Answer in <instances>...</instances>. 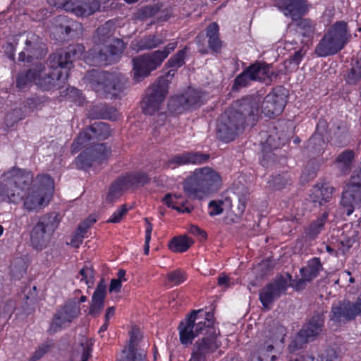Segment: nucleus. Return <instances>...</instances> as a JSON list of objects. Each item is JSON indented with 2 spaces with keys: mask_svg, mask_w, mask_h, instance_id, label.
Wrapping results in <instances>:
<instances>
[{
  "mask_svg": "<svg viewBox=\"0 0 361 361\" xmlns=\"http://www.w3.org/2000/svg\"><path fill=\"white\" fill-rule=\"evenodd\" d=\"M54 182L51 177L40 174L32 177L22 199L23 209L27 212H39L50 203L54 193Z\"/></svg>",
  "mask_w": 361,
  "mask_h": 361,
  "instance_id": "obj_4",
  "label": "nucleus"
},
{
  "mask_svg": "<svg viewBox=\"0 0 361 361\" xmlns=\"http://www.w3.org/2000/svg\"><path fill=\"white\" fill-rule=\"evenodd\" d=\"M202 103L201 92L188 88L183 94L173 97L169 102V110L175 114H182Z\"/></svg>",
  "mask_w": 361,
  "mask_h": 361,
  "instance_id": "obj_16",
  "label": "nucleus"
},
{
  "mask_svg": "<svg viewBox=\"0 0 361 361\" xmlns=\"http://www.w3.org/2000/svg\"><path fill=\"white\" fill-rule=\"evenodd\" d=\"M322 269V265L319 258L314 257L310 259L307 266L300 269L302 279L298 282L299 285H303L305 282L311 281L316 278Z\"/></svg>",
  "mask_w": 361,
  "mask_h": 361,
  "instance_id": "obj_26",
  "label": "nucleus"
},
{
  "mask_svg": "<svg viewBox=\"0 0 361 361\" xmlns=\"http://www.w3.org/2000/svg\"><path fill=\"white\" fill-rule=\"evenodd\" d=\"M254 81H265L267 79L272 80L276 75L271 71V66L264 63H255L248 68Z\"/></svg>",
  "mask_w": 361,
  "mask_h": 361,
  "instance_id": "obj_27",
  "label": "nucleus"
},
{
  "mask_svg": "<svg viewBox=\"0 0 361 361\" xmlns=\"http://www.w3.org/2000/svg\"><path fill=\"white\" fill-rule=\"evenodd\" d=\"M213 325L212 314L202 310L192 311L185 321L180 323V341L183 345L190 344L195 337L204 331L202 338L195 343L189 361H204L207 355L219 348V331Z\"/></svg>",
  "mask_w": 361,
  "mask_h": 361,
  "instance_id": "obj_2",
  "label": "nucleus"
},
{
  "mask_svg": "<svg viewBox=\"0 0 361 361\" xmlns=\"http://www.w3.org/2000/svg\"><path fill=\"white\" fill-rule=\"evenodd\" d=\"M111 135L109 126L103 122L94 123L90 128L81 132L73 144L74 149L87 147L94 139L104 140Z\"/></svg>",
  "mask_w": 361,
  "mask_h": 361,
  "instance_id": "obj_17",
  "label": "nucleus"
},
{
  "mask_svg": "<svg viewBox=\"0 0 361 361\" xmlns=\"http://www.w3.org/2000/svg\"><path fill=\"white\" fill-rule=\"evenodd\" d=\"M57 225L56 216L54 215L47 214L40 217L30 232L32 247L37 251L47 247Z\"/></svg>",
  "mask_w": 361,
  "mask_h": 361,
  "instance_id": "obj_11",
  "label": "nucleus"
},
{
  "mask_svg": "<svg viewBox=\"0 0 361 361\" xmlns=\"http://www.w3.org/2000/svg\"><path fill=\"white\" fill-rule=\"evenodd\" d=\"M93 343L92 340L82 338L80 341V350L81 352L80 361H87L92 355Z\"/></svg>",
  "mask_w": 361,
  "mask_h": 361,
  "instance_id": "obj_39",
  "label": "nucleus"
},
{
  "mask_svg": "<svg viewBox=\"0 0 361 361\" xmlns=\"http://www.w3.org/2000/svg\"><path fill=\"white\" fill-rule=\"evenodd\" d=\"M123 187L127 188L125 185V180H123V183H121V181H118V182H116L115 183H114L111 186V188L108 192V194L106 197V201L109 202H113L116 201V200H118L119 198V197L121 196V190H122Z\"/></svg>",
  "mask_w": 361,
  "mask_h": 361,
  "instance_id": "obj_40",
  "label": "nucleus"
},
{
  "mask_svg": "<svg viewBox=\"0 0 361 361\" xmlns=\"http://www.w3.org/2000/svg\"><path fill=\"white\" fill-rule=\"evenodd\" d=\"M208 42L209 48L215 51H219L221 47V42L219 38V35L209 38Z\"/></svg>",
  "mask_w": 361,
  "mask_h": 361,
  "instance_id": "obj_57",
  "label": "nucleus"
},
{
  "mask_svg": "<svg viewBox=\"0 0 361 361\" xmlns=\"http://www.w3.org/2000/svg\"><path fill=\"white\" fill-rule=\"evenodd\" d=\"M286 99L283 94L271 92L264 98L262 105V112L269 118L280 115L286 106Z\"/></svg>",
  "mask_w": 361,
  "mask_h": 361,
  "instance_id": "obj_22",
  "label": "nucleus"
},
{
  "mask_svg": "<svg viewBox=\"0 0 361 361\" xmlns=\"http://www.w3.org/2000/svg\"><path fill=\"white\" fill-rule=\"evenodd\" d=\"M275 5L286 16L290 17L293 20L307 11L304 0H275Z\"/></svg>",
  "mask_w": 361,
  "mask_h": 361,
  "instance_id": "obj_24",
  "label": "nucleus"
},
{
  "mask_svg": "<svg viewBox=\"0 0 361 361\" xmlns=\"http://www.w3.org/2000/svg\"><path fill=\"white\" fill-rule=\"evenodd\" d=\"M285 336L286 329L282 326H276L270 329H266L263 333V338L257 344L253 357L258 361H267L271 355L270 360L276 361L277 356L272 353L279 343H283Z\"/></svg>",
  "mask_w": 361,
  "mask_h": 361,
  "instance_id": "obj_10",
  "label": "nucleus"
},
{
  "mask_svg": "<svg viewBox=\"0 0 361 361\" xmlns=\"http://www.w3.org/2000/svg\"><path fill=\"white\" fill-rule=\"evenodd\" d=\"M207 35L208 38L219 35V26L217 23H212L207 27Z\"/></svg>",
  "mask_w": 361,
  "mask_h": 361,
  "instance_id": "obj_58",
  "label": "nucleus"
},
{
  "mask_svg": "<svg viewBox=\"0 0 361 361\" xmlns=\"http://www.w3.org/2000/svg\"><path fill=\"white\" fill-rule=\"evenodd\" d=\"M298 32L304 38L302 42L310 41L316 32V24L311 20L303 18L300 20L297 26Z\"/></svg>",
  "mask_w": 361,
  "mask_h": 361,
  "instance_id": "obj_31",
  "label": "nucleus"
},
{
  "mask_svg": "<svg viewBox=\"0 0 361 361\" xmlns=\"http://www.w3.org/2000/svg\"><path fill=\"white\" fill-rule=\"evenodd\" d=\"M21 119L22 118L20 116V110H13L6 116V121L7 122L8 125H12L13 123L17 122Z\"/></svg>",
  "mask_w": 361,
  "mask_h": 361,
  "instance_id": "obj_54",
  "label": "nucleus"
},
{
  "mask_svg": "<svg viewBox=\"0 0 361 361\" xmlns=\"http://www.w3.org/2000/svg\"><path fill=\"white\" fill-rule=\"evenodd\" d=\"M323 326V316L319 314L314 315L297 334L294 340L291 341L288 345L289 350L295 351L300 348L302 344L307 343L309 340L319 336L322 332Z\"/></svg>",
  "mask_w": 361,
  "mask_h": 361,
  "instance_id": "obj_14",
  "label": "nucleus"
},
{
  "mask_svg": "<svg viewBox=\"0 0 361 361\" xmlns=\"http://www.w3.org/2000/svg\"><path fill=\"white\" fill-rule=\"evenodd\" d=\"M168 281L173 286H177L185 281V274L180 270H175L168 274Z\"/></svg>",
  "mask_w": 361,
  "mask_h": 361,
  "instance_id": "obj_47",
  "label": "nucleus"
},
{
  "mask_svg": "<svg viewBox=\"0 0 361 361\" xmlns=\"http://www.w3.org/2000/svg\"><path fill=\"white\" fill-rule=\"evenodd\" d=\"M361 79V75H358V72H357L353 68H351L350 73L348 74L346 80L347 82L350 85H355Z\"/></svg>",
  "mask_w": 361,
  "mask_h": 361,
  "instance_id": "obj_55",
  "label": "nucleus"
},
{
  "mask_svg": "<svg viewBox=\"0 0 361 361\" xmlns=\"http://www.w3.org/2000/svg\"><path fill=\"white\" fill-rule=\"evenodd\" d=\"M163 43V40L157 38L156 36L149 35L140 39V40L133 41L130 46L133 49L136 51H139L158 47Z\"/></svg>",
  "mask_w": 361,
  "mask_h": 361,
  "instance_id": "obj_28",
  "label": "nucleus"
},
{
  "mask_svg": "<svg viewBox=\"0 0 361 361\" xmlns=\"http://www.w3.org/2000/svg\"><path fill=\"white\" fill-rule=\"evenodd\" d=\"M142 335L137 329H133L130 332V336L129 340L128 345L126 348L123 350H126V354L133 355V353H140L136 346L141 339Z\"/></svg>",
  "mask_w": 361,
  "mask_h": 361,
  "instance_id": "obj_38",
  "label": "nucleus"
},
{
  "mask_svg": "<svg viewBox=\"0 0 361 361\" xmlns=\"http://www.w3.org/2000/svg\"><path fill=\"white\" fill-rule=\"evenodd\" d=\"M280 142H275L273 135H269L266 141V145L272 149L277 148L280 146Z\"/></svg>",
  "mask_w": 361,
  "mask_h": 361,
  "instance_id": "obj_63",
  "label": "nucleus"
},
{
  "mask_svg": "<svg viewBox=\"0 0 361 361\" xmlns=\"http://www.w3.org/2000/svg\"><path fill=\"white\" fill-rule=\"evenodd\" d=\"M324 145L321 135L319 133H315L310 140L308 147L314 149L319 153L323 149L322 146Z\"/></svg>",
  "mask_w": 361,
  "mask_h": 361,
  "instance_id": "obj_50",
  "label": "nucleus"
},
{
  "mask_svg": "<svg viewBox=\"0 0 361 361\" xmlns=\"http://www.w3.org/2000/svg\"><path fill=\"white\" fill-rule=\"evenodd\" d=\"M352 68L358 72L359 75H361V56L357 59L355 63Z\"/></svg>",
  "mask_w": 361,
  "mask_h": 361,
  "instance_id": "obj_64",
  "label": "nucleus"
},
{
  "mask_svg": "<svg viewBox=\"0 0 361 361\" xmlns=\"http://www.w3.org/2000/svg\"><path fill=\"white\" fill-rule=\"evenodd\" d=\"M47 348L46 347H40L34 353V355L31 357L30 360L31 361H36L39 359H40L42 356L45 355L47 353Z\"/></svg>",
  "mask_w": 361,
  "mask_h": 361,
  "instance_id": "obj_60",
  "label": "nucleus"
},
{
  "mask_svg": "<svg viewBox=\"0 0 361 361\" xmlns=\"http://www.w3.org/2000/svg\"><path fill=\"white\" fill-rule=\"evenodd\" d=\"M224 202L221 200L216 201L212 200L209 202L208 207H209V214L210 216H215L221 214L224 211Z\"/></svg>",
  "mask_w": 361,
  "mask_h": 361,
  "instance_id": "obj_48",
  "label": "nucleus"
},
{
  "mask_svg": "<svg viewBox=\"0 0 361 361\" xmlns=\"http://www.w3.org/2000/svg\"><path fill=\"white\" fill-rule=\"evenodd\" d=\"M10 267L12 274L19 278L26 271V262L23 257H16L11 262Z\"/></svg>",
  "mask_w": 361,
  "mask_h": 361,
  "instance_id": "obj_37",
  "label": "nucleus"
},
{
  "mask_svg": "<svg viewBox=\"0 0 361 361\" xmlns=\"http://www.w3.org/2000/svg\"><path fill=\"white\" fill-rule=\"evenodd\" d=\"M105 287L99 285L96 288L92 298V304L90 308V314L97 315L104 306V299L105 297Z\"/></svg>",
  "mask_w": 361,
  "mask_h": 361,
  "instance_id": "obj_30",
  "label": "nucleus"
},
{
  "mask_svg": "<svg viewBox=\"0 0 361 361\" xmlns=\"http://www.w3.org/2000/svg\"><path fill=\"white\" fill-rule=\"evenodd\" d=\"M84 233H85L80 231L78 228L76 233L71 238L69 244L73 247H79V246L82 244V240L84 238Z\"/></svg>",
  "mask_w": 361,
  "mask_h": 361,
  "instance_id": "obj_53",
  "label": "nucleus"
},
{
  "mask_svg": "<svg viewBox=\"0 0 361 361\" xmlns=\"http://www.w3.org/2000/svg\"><path fill=\"white\" fill-rule=\"evenodd\" d=\"M84 82L98 94L106 97H116L124 89L125 79L118 74L92 71L84 78Z\"/></svg>",
  "mask_w": 361,
  "mask_h": 361,
  "instance_id": "obj_8",
  "label": "nucleus"
},
{
  "mask_svg": "<svg viewBox=\"0 0 361 361\" xmlns=\"http://www.w3.org/2000/svg\"><path fill=\"white\" fill-rule=\"evenodd\" d=\"M350 35L344 21L336 22L320 39L314 49L319 57H326L341 51L349 40Z\"/></svg>",
  "mask_w": 361,
  "mask_h": 361,
  "instance_id": "obj_7",
  "label": "nucleus"
},
{
  "mask_svg": "<svg viewBox=\"0 0 361 361\" xmlns=\"http://www.w3.org/2000/svg\"><path fill=\"white\" fill-rule=\"evenodd\" d=\"M354 158L353 151L348 150L341 154L336 159L338 167L343 170L348 169Z\"/></svg>",
  "mask_w": 361,
  "mask_h": 361,
  "instance_id": "obj_42",
  "label": "nucleus"
},
{
  "mask_svg": "<svg viewBox=\"0 0 361 361\" xmlns=\"http://www.w3.org/2000/svg\"><path fill=\"white\" fill-rule=\"evenodd\" d=\"M222 185L220 174L210 167L197 169L183 183L186 194L192 198L202 200L217 192Z\"/></svg>",
  "mask_w": 361,
  "mask_h": 361,
  "instance_id": "obj_5",
  "label": "nucleus"
},
{
  "mask_svg": "<svg viewBox=\"0 0 361 361\" xmlns=\"http://www.w3.org/2000/svg\"><path fill=\"white\" fill-rule=\"evenodd\" d=\"M124 48L125 46L123 41L119 39H114L111 43L109 44L107 47L108 50H106L105 52H103L102 50H100L99 53H91L90 54L92 56L94 59H95L99 63H100L103 61H106L108 54L110 55H116L121 52Z\"/></svg>",
  "mask_w": 361,
  "mask_h": 361,
  "instance_id": "obj_29",
  "label": "nucleus"
},
{
  "mask_svg": "<svg viewBox=\"0 0 361 361\" xmlns=\"http://www.w3.org/2000/svg\"><path fill=\"white\" fill-rule=\"evenodd\" d=\"M193 240L185 235L173 238L169 243V249L174 252L186 251L192 244Z\"/></svg>",
  "mask_w": 361,
  "mask_h": 361,
  "instance_id": "obj_34",
  "label": "nucleus"
},
{
  "mask_svg": "<svg viewBox=\"0 0 361 361\" xmlns=\"http://www.w3.org/2000/svg\"><path fill=\"white\" fill-rule=\"evenodd\" d=\"M288 183V179L286 175H279L274 177L270 181L269 184L271 188L276 190L283 188Z\"/></svg>",
  "mask_w": 361,
  "mask_h": 361,
  "instance_id": "obj_49",
  "label": "nucleus"
},
{
  "mask_svg": "<svg viewBox=\"0 0 361 361\" xmlns=\"http://www.w3.org/2000/svg\"><path fill=\"white\" fill-rule=\"evenodd\" d=\"M100 4L95 0H68L63 8L79 17H87L99 10Z\"/></svg>",
  "mask_w": 361,
  "mask_h": 361,
  "instance_id": "obj_21",
  "label": "nucleus"
},
{
  "mask_svg": "<svg viewBox=\"0 0 361 361\" xmlns=\"http://www.w3.org/2000/svg\"><path fill=\"white\" fill-rule=\"evenodd\" d=\"M177 47V42L169 43L161 50H156L133 59L134 80L140 81L159 68L169 55Z\"/></svg>",
  "mask_w": 361,
  "mask_h": 361,
  "instance_id": "obj_9",
  "label": "nucleus"
},
{
  "mask_svg": "<svg viewBox=\"0 0 361 361\" xmlns=\"http://www.w3.org/2000/svg\"><path fill=\"white\" fill-rule=\"evenodd\" d=\"M251 81H254V80H252V77L247 68L236 77L233 88L238 90L241 87H246Z\"/></svg>",
  "mask_w": 361,
  "mask_h": 361,
  "instance_id": "obj_41",
  "label": "nucleus"
},
{
  "mask_svg": "<svg viewBox=\"0 0 361 361\" xmlns=\"http://www.w3.org/2000/svg\"><path fill=\"white\" fill-rule=\"evenodd\" d=\"M109 154L110 152L104 145H96L92 148L84 151L77 157L76 165L83 169L96 166L97 164L105 161Z\"/></svg>",
  "mask_w": 361,
  "mask_h": 361,
  "instance_id": "obj_18",
  "label": "nucleus"
},
{
  "mask_svg": "<svg viewBox=\"0 0 361 361\" xmlns=\"http://www.w3.org/2000/svg\"><path fill=\"white\" fill-rule=\"evenodd\" d=\"M126 350H123L118 361H145L146 355L144 351L133 353V355L126 354Z\"/></svg>",
  "mask_w": 361,
  "mask_h": 361,
  "instance_id": "obj_45",
  "label": "nucleus"
},
{
  "mask_svg": "<svg viewBox=\"0 0 361 361\" xmlns=\"http://www.w3.org/2000/svg\"><path fill=\"white\" fill-rule=\"evenodd\" d=\"M80 314L79 305L75 303L65 305L55 314L50 324L49 331L55 333L68 326Z\"/></svg>",
  "mask_w": 361,
  "mask_h": 361,
  "instance_id": "obj_19",
  "label": "nucleus"
},
{
  "mask_svg": "<svg viewBox=\"0 0 361 361\" xmlns=\"http://www.w3.org/2000/svg\"><path fill=\"white\" fill-rule=\"evenodd\" d=\"M32 179L30 171L13 168L2 176L0 184L1 201L16 204L22 201L25 188Z\"/></svg>",
  "mask_w": 361,
  "mask_h": 361,
  "instance_id": "obj_6",
  "label": "nucleus"
},
{
  "mask_svg": "<svg viewBox=\"0 0 361 361\" xmlns=\"http://www.w3.org/2000/svg\"><path fill=\"white\" fill-rule=\"evenodd\" d=\"M121 288V281L120 279H112L109 286V290L111 292L115 291L118 292Z\"/></svg>",
  "mask_w": 361,
  "mask_h": 361,
  "instance_id": "obj_62",
  "label": "nucleus"
},
{
  "mask_svg": "<svg viewBox=\"0 0 361 361\" xmlns=\"http://www.w3.org/2000/svg\"><path fill=\"white\" fill-rule=\"evenodd\" d=\"M333 190V188L326 185L315 186L312 195V201L319 204L329 202L331 198Z\"/></svg>",
  "mask_w": 361,
  "mask_h": 361,
  "instance_id": "obj_32",
  "label": "nucleus"
},
{
  "mask_svg": "<svg viewBox=\"0 0 361 361\" xmlns=\"http://www.w3.org/2000/svg\"><path fill=\"white\" fill-rule=\"evenodd\" d=\"M111 24L106 22L105 24L99 27L96 31L94 40L97 43L107 42L111 36Z\"/></svg>",
  "mask_w": 361,
  "mask_h": 361,
  "instance_id": "obj_35",
  "label": "nucleus"
},
{
  "mask_svg": "<svg viewBox=\"0 0 361 361\" xmlns=\"http://www.w3.org/2000/svg\"><path fill=\"white\" fill-rule=\"evenodd\" d=\"M19 38H23L25 44V51L19 54L18 60L20 61H30L31 58L42 56L43 49L39 37L32 32L20 35Z\"/></svg>",
  "mask_w": 361,
  "mask_h": 361,
  "instance_id": "obj_20",
  "label": "nucleus"
},
{
  "mask_svg": "<svg viewBox=\"0 0 361 361\" xmlns=\"http://www.w3.org/2000/svg\"><path fill=\"white\" fill-rule=\"evenodd\" d=\"M209 156L200 152H185L171 158L166 164V168H175L188 164H200L205 162Z\"/></svg>",
  "mask_w": 361,
  "mask_h": 361,
  "instance_id": "obj_25",
  "label": "nucleus"
},
{
  "mask_svg": "<svg viewBox=\"0 0 361 361\" xmlns=\"http://www.w3.org/2000/svg\"><path fill=\"white\" fill-rule=\"evenodd\" d=\"M327 214H324L321 217L311 223L305 228L306 237L310 240L314 239L319 233L323 230L324 224L327 219Z\"/></svg>",
  "mask_w": 361,
  "mask_h": 361,
  "instance_id": "obj_33",
  "label": "nucleus"
},
{
  "mask_svg": "<svg viewBox=\"0 0 361 361\" xmlns=\"http://www.w3.org/2000/svg\"><path fill=\"white\" fill-rule=\"evenodd\" d=\"M218 284L220 286H224L225 288L230 287L231 284L230 279L224 274H221L218 278Z\"/></svg>",
  "mask_w": 361,
  "mask_h": 361,
  "instance_id": "obj_59",
  "label": "nucleus"
},
{
  "mask_svg": "<svg viewBox=\"0 0 361 361\" xmlns=\"http://www.w3.org/2000/svg\"><path fill=\"white\" fill-rule=\"evenodd\" d=\"M168 81L164 78L159 80L148 90L147 97L143 99L142 104L145 114L152 115L161 109L168 94Z\"/></svg>",
  "mask_w": 361,
  "mask_h": 361,
  "instance_id": "obj_12",
  "label": "nucleus"
},
{
  "mask_svg": "<svg viewBox=\"0 0 361 361\" xmlns=\"http://www.w3.org/2000/svg\"><path fill=\"white\" fill-rule=\"evenodd\" d=\"M81 276L80 281H84L85 283L90 287L94 283V272L90 267L85 266L80 271Z\"/></svg>",
  "mask_w": 361,
  "mask_h": 361,
  "instance_id": "obj_46",
  "label": "nucleus"
},
{
  "mask_svg": "<svg viewBox=\"0 0 361 361\" xmlns=\"http://www.w3.org/2000/svg\"><path fill=\"white\" fill-rule=\"evenodd\" d=\"M128 208L126 205H122L111 216L107 222L109 223H118L122 218L126 214Z\"/></svg>",
  "mask_w": 361,
  "mask_h": 361,
  "instance_id": "obj_51",
  "label": "nucleus"
},
{
  "mask_svg": "<svg viewBox=\"0 0 361 361\" xmlns=\"http://www.w3.org/2000/svg\"><path fill=\"white\" fill-rule=\"evenodd\" d=\"M163 201L169 207H171L178 212L185 211L187 212H190V209L188 208H185V209H182V207H183V201H176L173 199L172 194H167L164 197Z\"/></svg>",
  "mask_w": 361,
  "mask_h": 361,
  "instance_id": "obj_44",
  "label": "nucleus"
},
{
  "mask_svg": "<svg viewBox=\"0 0 361 361\" xmlns=\"http://www.w3.org/2000/svg\"><path fill=\"white\" fill-rule=\"evenodd\" d=\"M247 196L243 195L241 197H238V210L240 214L243 213L246 207L247 204Z\"/></svg>",
  "mask_w": 361,
  "mask_h": 361,
  "instance_id": "obj_61",
  "label": "nucleus"
},
{
  "mask_svg": "<svg viewBox=\"0 0 361 361\" xmlns=\"http://www.w3.org/2000/svg\"><path fill=\"white\" fill-rule=\"evenodd\" d=\"M358 203H361V170L352 176L341 200V209L347 216L353 214Z\"/></svg>",
  "mask_w": 361,
  "mask_h": 361,
  "instance_id": "obj_13",
  "label": "nucleus"
},
{
  "mask_svg": "<svg viewBox=\"0 0 361 361\" xmlns=\"http://www.w3.org/2000/svg\"><path fill=\"white\" fill-rule=\"evenodd\" d=\"M259 103L245 98L236 102L235 107L226 111L217 125V136L224 142L233 140L245 123L252 124L259 114Z\"/></svg>",
  "mask_w": 361,
  "mask_h": 361,
  "instance_id": "obj_3",
  "label": "nucleus"
},
{
  "mask_svg": "<svg viewBox=\"0 0 361 361\" xmlns=\"http://www.w3.org/2000/svg\"><path fill=\"white\" fill-rule=\"evenodd\" d=\"M361 315V295L355 302H339L334 304L331 309V320L340 323L355 319Z\"/></svg>",
  "mask_w": 361,
  "mask_h": 361,
  "instance_id": "obj_15",
  "label": "nucleus"
},
{
  "mask_svg": "<svg viewBox=\"0 0 361 361\" xmlns=\"http://www.w3.org/2000/svg\"><path fill=\"white\" fill-rule=\"evenodd\" d=\"M83 51V46L78 44L70 47L66 51L52 55L47 68L37 65L35 68L19 74L17 87L22 89L35 84L45 90L62 87L68 78L73 61L80 59Z\"/></svg>",
  "mask_w": 361,
  "mask_h": 361,
  "instance_id": "obj_1",
  "label": "nucleus"
},
{
  "mask_svg": "<svg viewBox=\"0 0 361 361\" xmlns=\"http://www.w3.org/2000/svg\"><path fill=\"white\" fill-rule=\"evenodd\" d=\"M286 279H279L265 286L259 293V300L264 308L269 309L275 299L286 290Z\"/></svg>",
  "mask_w": 361,
  "mask_h": 361,
  "instance_id": "obj_23",
  "label": "nucleus"
},
{
  "mask_svg": "<svg viewBox=\"0 0 361 361\" xmlns=\"http://www.w3.org/2000/svg\"><path fill=\"white\" fill-rule=\"evenodd\" d=\"M96 222V218L92 216H90L81 225L79 226V231L82 233H86L87 229Z\"/></svg>",
  "mask_w": 361,
  "mask_h": 361,
  "instance_id": "obj_56",
  "label": "nucleus"
},
{
  "mask_svg": "<svg viewBox=\"0 0 361 361\" xmlns=\"http://www.w3.org/2000/svg\"><path fill=\"white\" fill-rule=\"evenodd\" d=\"M145 221L146 224V229L144 251L145 255H148L149 251V242L151 240V234L152 232L153 226L152 224L149 221L147 218H146Z\"/></svg>",
  "mask_w": 361,
  "mask_h": 361,
  "instance_id": "obj_52",
  "label": "nucleus"
},
{
  "mask_svg": "<svg viewBox=\"0 0 361 361\" xmlns=\"http://www.w3.org/2000/svg\"><path fill=\"white\" fill-rule=\"evenodd\" d=\"M124 180L125 185L130 188L145 184L148 181V177L145 173H137L128 176Z\"/></svg>",
  "mask_w": 361,
  "mask_h": 361,
  "instance_id": "obj_36",
  "label": "nucleus"
},
{
  "mask_svg": "<svg viewBox=\"0 0 361 361\" xmlns=\"http://www.w3.org/2000/svg\"><path fill=\"white\" fill-rule=\"evenodd\" d=\"M186 54V48L178 51L167 61L169 67L178 68L184 63V59Z\"/></svg>",
  "mask_w": 361,
  "mask_h": 361,
  "instance_id": "obj_43",
  "label": "nucleus"
}]
</instances>
